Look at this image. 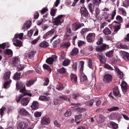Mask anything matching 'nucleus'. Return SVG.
<instances>
[{
    "label": "nucleus",
    "instance_id": "obj_1",
    "mask_svg": "<svg viewBox=\"0 0 129 129\" xmlns=\"http://www.w3.org/2000/svg\"><path fill=\"white\" fill-rule=\"evenodd\" d=\"M17 91L20 90L19 92L23 94L20 95L19 96L17 97L16 99V101L17 102H19L21 99L25 95H28L30 96H32V94L30 93H28V91L26 89H17Z\"/></svg>",
    "mask_w": 129,
    "mask_h": 129
},
{
    "label": "nucleus",
    "instance_id": "obj_2",
    "mask_svg": "<svg viewBox=\"0 0 129 129\" xmlns=\"http://www.w3.org/2000/svg\"><path fill=\"white\" fill-rule=\"evenodd\" d=\"M112 75L109 74H106L103 76V81L105 83H108L112 81Z\"/></svg>",
    "mask_w": 129,
    "mask_h": 129
},
{
    "label": "nucleus",
    "instance_id": "obj_3",
    "mask_svg": "<svg viewBox=\"0 0 129 129\" xmlns=\"http://www.w3.org/2000/svg\"><path fill=\"white\" fill-rule=\"evenodd\" d=\"M16 89H26L25 83L21 81H18L16 82Z\"/></svg>",
    "mask_w": 129,
    "mask_h": 129
},
{
    "label": "nucleus",
    "instance_id": "obj_4",
    "mask_svg": "<svg viewBox=\"0 0 129 129\" xmlns=\"http://www.w3.org/2000/svg\"><path fill=\"white\" fill-rule=\"evenodd\" d=\"M102 45L100 46H98L96 48L95 50L98 52H102L106 48L107 46H108V48L109 45H107L106 44H103Z\"/></svg>",
    "mask_w": 129,
    "mask_h": 129
},
{
    "label": "nucleus",
    "instance_id": "obj_5",
    "mask_svg": "<svg viewBox=\"0 0 129 129\" xmlns=\"http://www.w3.org/2000/svg\"><path fill=\"white\" fill-rule=\"evenodd\" d=\"M79 12L81 13V16L85 17H87L89 14L88 11L85 7H81Z\"/></svg>",
    "mask_w": 129,
    "mask_h": 129
},
{
    "label": "nucleus",
    "instance_id": "obj_6",
    "mask_svg": "<svg viewBox=\"0 0 129 129\" xmlns=\"http://www.w3.org/2000/svg\"><path fill=\"white\" fill-rule=\"evenodd\" d=\"M120 53L123 56V58L125 60H129V53L126 51H121Z\"/></svg>",
    "mask_w": 129,
    "mask_h": 129
},
{
    "label": "nucleus",
    "instance_id": "obj_7",
    "mask_svg": "<svg viewBox=\"0 0 129 129\" xmlns=\"http://www.w3.org/2000/svg\"><path fill=\"white\" fill-rule=\"evenodd\" d=\"M50 122V120L49 117H44L41 120V123L43 125H48Z\"/></svg>",
    "mask_w": 129,
    "mask_h": 129
},
{
    "label": "nucleus",
    "instance_id": "obj_8",
    "mask_svg": "<svg viewBox=\"0 0 129 129\" xmlns=\"http://www.w3.org/2000/svg\"><path fill=\"white\" fill-rule=\"evenodd\" d=\"M32 24L31 21L30 20H27L24 24L22 28V29H25L29 28Z\"/></svg>",
    "mask_w": 129,
    "mask_h": 129
},
{
    "label": "nucleus",
    "instance_id": "obj_9",
    "mask_svg": "<svg viewBox=\"0 0 129 129\" xmlns=\"http://www.w3.org/2000/svg\"><path fill=\"white\" fill-rule=\"evenodd\" d=\"M28 126V124L24 122L20 123L17 126L18 129H25Z\"/></svg>",
    "mask_w": 129,
    "mask_h": 129
},
{
    "label": "nucleus",
    "instance_id": "obj_10",
    "mask_svg": "<svg viewBox=\"0 0 129 129\" xmlns=\"http://www.w3.org/2000/svg\"><path fill=\"white\" fill-rule=\"evenodd\" d=\"M39 104L38 102L34 101L32 103L31 107L33 110H36L38 108Z\"/></svg>",
    "mask_w": 129,
    "mask_h": 129
},
{
    "label": "nucleus",
    "instance_id": "obj_11",
    "mask_svg": "<svg viewBox=\"0 0 129 129\" xmlns=\"http://www.w3.org/2000/svg\"><path fill=\"white\" fill-rule=\"evenodd\" d=\"M82 73L84 74V75L82 76V75H81L80 78V82L82 84H85V82L87 80V76L83 72Z\"/></svg>",
    "mask_w": 129,
    "mask_h": 129
},
{
    "label": "nucleus",
    "instance_id": "obj_12",
    "mask_svg": "<svg viewBox=\"0 0 129 129\" xmlns=\"http://www.w3.org/2000/svg\"><path fill=\"white\" fill-rule=\"evenodd\" d=\"M19 113L22 116H25L29 114V113L25 109L23 108L20 109L19 111Z\"/></svg>",
    "mask_w": 129,
    "mask_h": 129
},
{
    "label": "nucleus",
    "instance_id": "obj_13",
    "mask_svg": "<svg viewBox=\"0 0 129 129\" xmlns=\"http://www.w3.org/2000/svg\"><path fill=\"white\" fill-rule=\"evenodd\" d=\"M49 46V43L45 40L41 42L39 44V46L41 48H46Z\"/></svg>",
    "mask_w": 129,
    "mask_h": 129
},
{
    "label": "nucleus",
    "instance_id": "obj_14",
    "mask_svg": "<svg viewBox=\"0 0 129 129\" xmlns=\"http://www.w3.org/2000/svg\"><path fill=\"white\" fill-rule=\"evenodd\" d=\"M21 75V73H18L17 72L14 74L13 77V79L15 81L20 80V79Z\"/></svg>",
    "mask_w": 129,
    "mask_h": 129
},
{
    "label": "nucleus",
    "instance_id": "obj_15",
    "mask_svg": "<svg viewBox=\"0 0 129 129\" xmlns=\"http://www.w3.org/2000/svg\"><path fill=\"white\" fill-rule=\"evenodd\" d=\"M58 100L59 101H62L64 100L68 102L70 101L69 98H68L67 96L64 95H63L59 96V98H58Z\"/></svg>",
    "mask_w": 129,
    "mask_h": 129
},
{
    "label": "nucleus",
    "instance_id": "obj_16",
    "mask_svg": "<svg viewBox=\"0 0 129 129\" xmlns=\"http://www.w3.org/2000/svg\"><path fill=\"white\" fill-rule=\"evenodd\" d=\"M15 41L16 43H14L13 44L16 47H21L23 46L22 42L19 40H16Z\"/></svg>",
    "mask_w": 129,
    "mask_h": 129
},
{
    "label": "nucleus",
    "instance_id": "obj_17",
    "mask_svg": "<svg viewBox=\"0 0 129 129\" xmlns=\"http://www.w3.org/2000/svg\"><path fill=\"white\" fill-rule=\"evenodd\" d=\"M57 70L59 73L62 74H64L66 72V69L63 67L59 69H57Z\"/></svg>",
    "mask_w": 129,
    "mask_h": 129
},
{
    "label": "nucleus",
    "instance_id": "obj_18",
    "mask_svg": "<svg viewBox=\"0 0 129 129\" xmlns=\"http://www.w3.org/2000/svg\"><path fill=\"white\" fill-rule=\"evenodd\" d=\"M78 49L75 47L73 49L72 51L70 52V55L72 56H74L77 54L78 53Z\"/></svg>",
    "mask_w": 129,
    "mask_h": 129
},
{
    "label": "nucleus",
    "instance_id": "obj_19",
    "mask_svg": "<svg viewBox=\"0 0 129 129\" xmlns=\"http://www.w3.org/2000/svg\"><path fill=\"white\" fill-rule=\"evenodd\" d=\"M29 101L27 98H24L22 99L21 101V103L23 106H26L28 104Z\"/></svg>",
    "mask_w": 129,
    "mask_h": 129
},
{
    "label": "nucleus",
    "instance_id": "obj_20",
    "mask_svg": "<svg viewBox=\"0 0 129 129\" xmlns=\"http://www.w3.org/2000/svg\"><path fill=\"white\" fill-rule=\"evenodd\" d=\"M55 61L53 59L52 57H49L46 60V62L49 64H51Z\"/></svg>",
    "mask_w": 129,
    "mask_h": 129
},
{
    "label": "nucleus",
    "instance_id": "obj_21",
    "mask_svg": "<svg viewBox=\"0 0 129 129\" xmlns=\"http://www.w3.org/2000/svg\"><path fill=\"white\" fill-rule=\"evenodd\" d=\"M103 32L105 35L111 34V30L108 27H106L103 30Z\"/></svg>",
    "mask_w": 129,
    "mask_h": 129
},
{
    "label": "nucleus",
    "instance_id": "obj_22",
    "mask_svg": "<svg viewBox=\"0 0 129 129\" xmlns=\"http://www.w3.org/2000/svg\"><path fill=\"white\" fill-rule=\"evenodd\" d=\"M3 52L7 55H12L13 54V52L12 50L8 48L5 50Z\"/></svg>",
    "mask_w": 129,
    "mask_h": 129
},
{
    "label": "nucleus",
    "instance_id": "obj_23",
    "mask_svg": "<svg viewBox=\"0 0 129 129\" xmlns=\"http://www.w3.org/2000/svg\"><path fill=\"white\" fill-rule=\"evenodd\" d=\"M11 74L10 72H7L4 74L3 77L5 80H7L10 78Z\"/></svg>",
    "mask_w": 129,
    "mask_h": 129
},
{
    "label": "nucleus",
    "instance_id": "obj_24",
    "mask_svg": "<svg viewBox=\"0 0 129 129\" xmlns=\"http://www.w3.org/2000/svg\"><path fill=\"white\" fill-rule=\"evenodd\" d=\"M70 77L72 81L76 82L77 81V77L76 75L72 73L70 75Z\"/></svg>",
    "mask_w": 129,
    "mask_h": 129
},
{
    "label": "nucleus",
    "instance_id": "obj_25",
    "mask_svg": "<svg viewBox=\"0 0 129 129\" xmlns=\"http://www.w3.org/2000/svg\"><path fill=\"white\" fill-rule=\"evenodd\" d=\"M43 67L44 69L50 72V73L51 72L52 70L49 65L46 63H45L43 65Z\"/></svg>",
    "mask_w": 129,
    "mask_h": 129
},
{
    "label": "nucleus",
    "instance_id": "obj_26",
    "mask_svg": "<svg viewBox=\"0 0 129 129\" xmlns=\"http://www.w3.org/2000/svg\"><path fill=\"white\" fill-rule=\"evenodd\" d=\"M49 97L45 95H41L39 98V99L42 101H47L49 99Z\"/></svg>",
    "mask_w": 129,
    "mask_h": 129
},
{
    "label": "nucleus",
    "instance_id": "obj_27",
    "mask_svg": "<svg viewBox=\"0 0 129 129\" xmlns=\"http://www.w3.org/2000/svg\"><path fill=\"white\" fill-rule=\"evenodd\" d=\"M120 85L121 89H128L127 84L124 81L122 82Z\"/></svg>",
    "mask_w": 129,
    "mask_h": 129
},
{
    "label": "nucleus",
    "instance_id": "obj_28",
    "mask_svg": "<svg viewBox=\"0 0 129 129\" xmlns=\"http://www.w3.org/2000/svg\"><path fill=\"white\" fill-rule=\"evenodd\" d=\"M110 124L113 129H117L118 128V124L113 121H111Z\"/></svg>",
    "mask_w": 129,
    "mask_h": 129
},
{
    "label": "nucleus",
    "instance_id": "obj_29",
    "mask_svg": "<svg viewBox=\"0 0 129 129\" xmlns=\"http://www.w3.org/2000/svg\"><path fill=\"white\" fill-rule=\"evenodd\" d=\"M114 50V49L113 48L112 50L109 51L106 54V55L107 57H112L113 56V53Z\"/></svg>",
    "mask_w": 129,
    "mask_h": 129
},
{
    "label": "nucleus",
    "instance_id": "obj_30",
    "mask_svg": "<svg viewBox=\"0 0 129 129\" xmlns=\"http://www.w3.org/2000/svg\"><path fill=\"white\" fill-rule=\"evenodd\" d=\"M81 26V23L79 22H77L75 23L74 26V30L76 31L79 29Z\"/></svg>",
    "mask_w": 129,
    "mask_h": 129
},
{
    "label": "nucleus",
    "instance_id": "obj_31",
    "mask_svg": "<svg viewBox=\"0 0 129 129\" xmlns=\"http://www.w3.org/2000/svg\"><path fill=\"white\" fill-rule=\"evenodd\" d=\"M117 48L120 49H128L127 46L126 45H123L121 43H120L119 45H117Z\"/></svg>",
    "mask_w": 129,
    "mask_h": 129
},
{
    "label": "nucleus",
    "instance_id": "obj_32",
    "mask_svg": "<svg viewBox=\"0 0 129 129\" xmlns=\"http://www.w3.org/2000/svg\"><path fill=\"white\" fill-rule=\"evenodd\" d=\"M71 62L70 60L68 59L67 58L65 59L62 62V65L64 66H68Z\"/></svg>",
    "mask_w": 129,
    "mask_h": 129
},
{
    "label": "nucleus",
    "instance_id": "obj_33",
    "mask_svg": "<svg viewBox=\"0 0 129 129\" xmlns=\"http://www.w3.org/2000/svg\"><path fill=\"white\" fill-rule=\"evenodd\" d=\"M120 108L114 106L112 107L109 108L107 109L108 111L111 112L112 111H119Z\"/></svg>",
    "mask_w": 129,
    "mask_h": 129
},
{
    "label": "nucleus",
    "instance_id": "obj_34",
    "mask_svg": "<svg viewBox=\"0 0 129 129\" xmlns=\"http://www.w3.org/2000/svg\"><path fill=\"white\" fill-rule=\"evenodd\" d=\"M36 81L34 80H30L26 84V86L29 87L34 84Z\"/></svg>",
    "mask_w": 129,
    "mask_h": 129
},
{
    "label": "nucleus",
    "instance_id": "obj_35",
    "mask_svg": "<svg viewBox=\"0 0 129 129\" xmlns=\"http://www.w3.org/2000/svg\"><path fill=\"white\" fill-rule=\"evenodd\" d=\"M121 116V115L119 114L113 113H111L110 114V117H111L112 119H114V117L116 118V117H117V116H118L119 117H120V116Z\"/></svg>",
    "mask_w": 129,
    "mask_h": 129
},
{
    "label": "nucleus",
    "instance_id": "obj_36",
    "mask_svg": "<svg viewBox=\"0 0 129 129\" xmlns=\"http://www.w3.org/2000/svg\"><path fill=\"white\" fill-rule=\"evenodd\" d=\"M97 56L98 57H99L98 58L99 59L100 61L101 62L104 63V58L103 56L102 55L100 54L99 53L98 54Z\"/></svg>",
    "mask_w": 129,
    "mask_h": 129
},
{
    "label": "nucleus",
    "instance_id": "obj_37",
    "mask_svg": "<svg viewBox=\"0 0 129 129\" xmlns=\"http://www.w3.org/2000/svg\"><path fill=\"white\" fill-rule=\"evenodd\" d=\"M104 67L107 69L112 70H113V69L112 67L111 66L109 65L108 63H105L104 66Z\"/></svg>",
    "mask_w": 129,
    "mask_h": 129
},
{
    "label": "nucleus",
    "instance_id": "obj_38",
    "mask_svg": "<svg viewBox=\"0 0 129 129\" xmlns=\"http://www.w3.org/2000/svg\"><path fill=\"white\" fill-rule=\"evenodd\" d=\"M71 44L70 42H68L65 43L64 44H60V47H66L67 48L69 47L70 45Z\"/></svg>",
    "mask_w": 129,
    "mask_h": 129
},
{
    "label": "nucleus",
    "instance_id": "obj_39",
    "mask_svg": "<svg viewBox=\"0 0 129 129\" xmlns=\"http://www.w3.org/2000/svg\"><path fill=\"white\" fill-rule=\"evenodd\" d=\"M88 6L90 12L92 14L93 13V10L94 8V6L92 4L90 3L89 5Z\"/></svg>",
    "mask_w": 129,
    "mask_h": 129
},
{
    "label": "nucleus",
    "instance_id": "obj_40",
    "mask_svg": "<svg viewBox=\"0 0 129 129\" xmlns=\"http://www.w3.org/2000/svg\"><path fill=\"white\" fill-rule=\"evenodd\" d=\"M93 102L94 100H90L89 101H87L86 102L85 104L88 106L91 107L93 105Z\"/></svg>",
    "mask_w": 129,
    "mask_h": 129
},
{
    "label": "nucleus",
    "instance_id": "obj_41",
    "mask_svg": "<svg viewBox=\"0 0 129 129\" xmlns=\"http://www.w3.org/2000/svg\"><path fill=\"white\" fill-rule=\"evenodd\" d=\"M18 60V58L17 57H15L14 58L12 62L14 66H16L17 64L18 63L17 61Z\"/></svg>",
    "mask_w": 129,
    "mask_h": 129
},
{
    "label": "nucleus",
    "instance_id": "obj_42",
    "mask_svg": "<svg viewBox=\"0 0 129 129\" xmlns=\"http://www.w3.org/2000/svg\"><path fill=\"white\" fill-rule=\"evenodd\" d=\"M101 0H93V4L95 6H99L101 3Z\"/></svg>",
    "mask_w": 129,
    "mask_h": 129
},
{
    "label": "nucleus",
    "instance_id": "obj_43",
    "mask_svg": "<svg viewBox=\"0 0 129 129\" xmlns=\"http://www.w3.org/2000/svg\"><path fill=\"white\" fill-rule=\"evenodd\" d=\"M40 36H39L36 39L34 40L31 42V44L33 45L36 44L37 43L39 40L40 39Z\"/></svg>",
    "mask_w": 129,
    "mask_h": 129
},
{
    "label": "nucleus",
    "instance_id": "obj_44",
    "mask_svg": "<svg viewBox=\"0 0 129 129\" xmlns=\"http://www.w3.org/2000/svg\"><path fill=\"white\" fill-rule=\"evenodd\" d=\"M113 27L114 29V32H115V33H116L120 29L121 26L119 25H117L116 26L115 25Z\"/></svg>",
    "mask_w": 129,
    "mask_h": 129
},
{
    "label": "nucleus",
    "instance_id": "obj_45",
    "mask_svg": "<svg viewBox=\"0 0 129 129\" xmlns=\"http://www.w3.org/2000/svg\"><path fill=\"white\" fill-rule=\"evenodd\" d=\"M123 6L126 8L129 6V0H125L123 2Z\"/></svg>",
    "mask_w": 129,
    "mask_h": 129
},
{
    "label": "nucleus",
    "instance_id": "obj_46",
    "mask_svg": "<svg viewBox=\"0 0 129 129\" xmlns=\"http://www.w3.org/2000/svg\"><path fill=\"white\" fill-rule=\"evenodd\" d=\"M59 56L61 57L62 59H64L66 58L65 57V53L63 51H61L58 54Z\"/></svg>",
    "mask_w": 129,
    "mask_h": 129
},
{
    "label": "nucleus",
    "instance_id": "obj_47",
    "mask_svg": "<svg viewBox=\"0 0 129 129\" xmlns=\"http://www.w3.org/2000/svg\"><path fill=\"white\" fill-rule=\"evenodd\" d=\"M6 110V108L5 106H3L0 109V114L1 116L3 115L4 111Z\"/></svg>",
    "mask_w": 129,
    "mask_h": 129
},
{
    "label": "nucleus",
    "instance_id": "obj_48",
    "mask_svg": "<svg viewBox=\"0 0 129 129\" xmlns=\"http://www.w3.org/2000/svg\"><path fill=\"white\" fill-rule=\"evenodd\" d=\"M103 40L102 37H100V38L98 40L97 42H96V44L97 45H100L103 44Z\"/></svg>",
    "mask_w": 129,
    "mask_h": 129
},
{
    "label": "nucleus",
    "instance_id": "obj_49",
    "mask_svg": "<svg viewBox=\"0 0 129 129\" xmlns=\"http://www.w3.org/2000/svg\"><path fill=\"white\" fill-rule=\"evenodd\" d=\"M59 19L58 20L57 19H55V18L53 22V24L54 25L58 26L59 25Z\"/></svg>",
    "mask_w": 129,
    "mask_h": 129
},
{
    "label": "nucleus",
    "instance_id": "obj_50",
    "mask_svg": "<svg viewBox=\"0 0 129 129\" xmlns=\"http://www.w3.org/2000/svg\"><path fill=\"white\" fill-rule=\"evenodd\" d=\"M71 114V110L70 109H69L66 111L64 115L66 117H67L70 116Z\"/></svg>",
    "mask_w": 129,
    "mask_h": 129
},
{
    "label": "nucleus",
    "instance_id": "obj_51",
    "mask_svg": "<svg viewBox=\"0 0 129 129\" xmlns=\"http://www.w3.org/2000/svg\"><path fill=\"white\" fill-rule=\"evenodd\" d=\"M118 76L120 75L119 76V78L121 79H122L123 77V73L120 71V70L119 71H118L117 72Z\"/></svg>",
    "mask_w": 129,
    "mask_h": 129
},
{
    "label": "nucleus",
    "instance_id": "obj_52",
    "mask_svg": "<svg viewBox=\"0 0 129 129\" xmlns=\"http://www.w3.org/2000/svg\"><path fill=\"white\" fill-rule=\"evenodd\" d=\"M42 113L41 112L36 111L34 113V115L36 117H40Z\"/></svg>",
    "mask_w": 129,
    "mask_h": 129
},
{
    "label": "nucleus",
    "instance_id": "obj_53",
    "mask_svg": "<svg viewBox=\"0 0 129 129\" xmlns=\"http://www.w3.org/2000/svg\"><path fill=\"white\" fill-rule=\"evenodd\" d=\"M17 68L18 69V71H22L24 68V65L22 64L18 65L17 66Z\"/></svg>",
    "mask_w": 129,
    "mask_h": 129
},
{
    "label": "nucleus",
    "instance_id": "obj_54",
    "mask_svg": "<svg viewBox=\"0 0 129 129\" xmlns=\"http://www.w3.org/2000/svg\"><path fill=\"white\" fill-rule=\"evenodd\" d=\"M80 95L79 93H74L72 95V98L74 99H77L78 98Z\"/></svg>",
    "mask_w": 129,
    "mask_h": 129
},
{
    "label": "nucleus",
    "instance_id": "obj_55",
    "mask_svg": "<svg viewBox=\"0 0 129 129\" xmlns=\"http://www.w3.org/2000/svg\"><path fill=\"white\" fill-rule=\"evenodd\" d=\"M48 10V9L46 7L43 8L41 11V13L42 14H43L45 13Z\"/></svg>",
    "mask_w": 129,
    "mask_h": 129
},
{
    "label": "nucleus",
    "instance_id": "obj_56",
    "mask_svg": "<svg viewBox=\"0 0 129 129\" xmlns=\"http://www.w3.org/2000/svg\"><path fill=\"white\" fill-rule=\"evenodd\" d=\"M54 5L53 6V7L51 8V9L50 12V14L53 17H54L55 16L56 13L53 10V7H54Z\"/></svg>",
    "mask_w": 129,
    "mask_h": 129
},
{
    "label": "nucleus",
    "instance_id": "obj_57",
    "mask_svg": "<svg viewBox=\"0 0 129 129\" xmlns=\"http://www.w3.org/2000/svg\"><path fill=\"white\" fill-rule=\"evenodd\" d=\"M76 110L77 111L80 113H81L83 112H85L86 111V109L83 108H81L79 107L76 109Z\"/></svg>",
    "mask_w": 129,
    "mask_h": 129
},
{
    "label": "nucleus",
    "instance_id": "obj_58",
    "mask_svg": "<svg viewBox=\"0 0 129 129\" xmlns=\"http://www.w3.org/2000/svg\"><path fill=\"white\" fill-rule=\"evenodd\" d=\"M85 43L84 41L81 40H78V45L79 47L82 46Z\"/></svg>",
    "mask_w": 129,
    "mask_h": 129
},
{
    "label": "nucleus",
    "instance_id": "obj_59",
    "mask_svg": "<svg viewBox=\"0 0 129 129\" xmlns=\"http://www.w3.org/2000/svg\"><path fill=\"white\" fill-rule=\"evenodd\" d=\"M113 93L114 95L117 96L119 93V89H113Z\"/></svg>",
    "mask_w": 129,
    "mask_h": 129
},
{
    "label": "nucleus",
    "instance_id": "obj_60",
    "mask_svg": "<svg viewBox=\"0 0 129 129\" xmlns=\"http://www.w3.org/2000/svg\"><path fill=\"white\" fill-rule=\"evenodd\" d=\"M116 20H119L121 22L123 21V18L120 15H118L116 17Z\"/></svg>",
    "mask_w": 129,
    "mask_h": 129
},
{
    "label": "nucleus",
    "instance_id": "obj_61",
    "mask_svg": "<svg viewBox=\"0 0 129 129\" xmlns=\"http://www.w3.org/2000/svg\"><path fill=\"white\" fill-rule=\"evenodd\" d=\"M39 14L38 11H36L34 14V18L35 19H37L38 18Z\"/></svg>",
    "mask_w": 129,
    "mask_h": 129
},
{
    "label": "nucleus",
    "instance_id": "obj_62",
    "mask_svg": "<svg viewBox=\"0 0 129 129\" xmlns=\"http://www.w3.org/2000/svg\"><path fill=\"white\" fill-rule=\"evenodd\" d=\"M116 14V10L115 8L114 9V10L113 11V12L111 14V19L113 20L114 19L115 16Z\"/></svg>",
    "mask_w": 129,
    "mask_h": 129
},
{
    "label": "nucleus",
    "instance_id": "obj_63",
    "mask_svg": "<svg viewBox=\"0 0 129 129\" xmlns=\"http://www.w3.org/2000/svg\"><path fill=\"white\" fill-rule=\"evenodd\" d=\"M33 31L32 30H30L28 31L27 36L28 37H31L33 33Z\"/></svg>",
    "mask_w": 129,
    "mask_h": 129
},
{
    "label": "nucleus",
    "instance_id": "obj_64",
    "mask_svg": "<svg viewBox=\"0 0 129 129\" xmlns=\"http://www.w3.org/2000/svg\"><path fill=\"white\" fill-rule=\"evenodd\" d=\"M82 114L76 115L75 116V121L76 122L78 120L81 119L82 118Z\"/></svg>",
    "mask_w": 129,
    "mask_h": 129
}]
</instances>
